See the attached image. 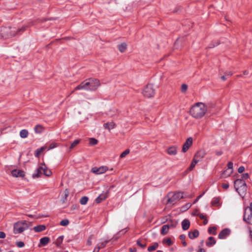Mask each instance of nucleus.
<instances>
[{
	"mask_svg": "<svg viewBox=\"0 0 252 252\" xmlns=\"http://www.w3.org/2000/svg\"><path fill=\"white\" fill-rule=\"evenodd\" d=\"M199 161H198V159H196V158H193L190 165V166L189 167V170H192L193 168L195 167L196 164Z\"/></svg>",
	"mask_w": 252,
	"mask_h": 252,
	"instance_id": "obj_31",
	"label": "nucleus"
},
{
	"mask_svg": "<svg viewBox=\"0 0 252 252\" xmlns=\"http://www.w3.org/2000/svg\"><path fill=\"white\" fill-rule=\"evenodd\" d=\"M56 147V144L55 143H52L50 145L48 150L52 149Z\"/></svg>",
	"mask_w": 252,
	"mask_h": 252,
	"instance_id": "obj_55",
	"label": "nucleus"
},
{
	"mask_svg": "<svg viewBox=\"0 0 252 252\" xmlns=\"http://www.w3.org/2000/svg\"><path fill=\"white\" fill-rule=\"evenodd\" d=\"M230 231L229 229L227 228L224 229L219 233L218 237L221 239H225L230 234Z\"/></svg>",
	"mask_w": 252,
	"mask_h": 252,
	"instance_id": "obj_12",
	"label": "nucleus"
},
{
	"mask_svg": "<svg viewBox=\"0 0 252 252\" xmlns=\"http://www.w3.org/2000/svg\"><path fill=\"white\" fill-rule=\"evenodd\" d=\"M234 187L239 194L242 196L247 191V185L243 179H238L234 181Z\"/></svg>",
	"mask_w": 252,
	"mask_h": 252,
	"instance_id": "obj_5",
	"label": "nucleus"
},
{
	"mask_svg": "<svg viewBox=\"0 0 252 252\" xmlns=\"http://www.w3.org/2000/svg\"><path fill=\"white\" fill-rule=\"evenodd\" d=\"M246 209L251 210V211L252 212V202L250 203V206Z\"/></svg>",
	"mask_w": 252,
	"mask_h": 252,
	"instance_id": "obj_63",
	"label": "nucleus"
},
{
	"mask_svg": "<svg viewBox=\"0 0 252 252\" xmlns=\"http://www.w3.org/2000/svg\"><path fill=\"white\" fill-rule=\"evenodd\" d=\"M225 74L227 76H231L232 75V72L231 71H226L225 73Z\"/></svg>",
	"mask_w": 252,
	"mask_h": 252,
	"instance_id": "obj_59",
	"label": "nucleus"
},
{
	"mask_svg": "<svg viewBox=\"0 0 252 252\" xmlns=\"http://www.w3.org/2000/svg\"><path fill=\"white\" fill-rule=\"evenodd\" d=\"M201 196H202V195H200L198 196L197 197V198L195 200H194V201H193V204L196 203Z\"/></svg>",
	"mask_w": 252,
	"mask_h": 252,
	"instance_id": "obj_60",
	"label": "nucleus"
},
{
	"mask_svg": "<svg viewBox=\"0 0 252 252\" xmlns=\"http://www.w3.org/2000/svg\"><path fill=\"white\" fill-rule=\"evenodd\" d=\"M179 237L181 240H183L185 239L186 236L184 234H182V235H181Z\"/></svg>",
	"mask_w": 252,
	"mask_h": 252,
	"instance_id": "obj_61",
	"label": "nucleus"
},
{
	"mask_svg": "<svg viewBox=\"0 0 252 252\" xmlns=\"http://www.w3.org/2000/svg\"><path fill=\"white\" fill-rule=\"evenodd\" d=\"M220 202V198H216L213 199V200L212 202V204L213 206H217L219 204Z\"/></svg>",
	"mask_w": 252,
	"mask_h": 252,
	"instance_id": "obj_43",
	"label": "nucleus"
},
{
	"mask_svg": "<svg viewBox=\"0 0 252 252\" xmlns=\"http://www.w3.org/2000/svg\"><path fill=\"white\" fill-rule=\"evenodd\" d=\"M227 170H229L227 176H229L233 172V163L231 161L229 162L227 164Z\"/></svg>",
	"mask_w": 252,
	"mask_h": 252,
	"instance_id": "obj_29",
	"label": "nucleus"
},
{
	"mask_svg": "<svg viewBox=\"0 0 252 252\" xmlns=\"http://www.w3.org/2000/svg\"><path fill=\"white\" fill-rule=\"evenodd\" d=\"M43 174V167L42 164L40 165L37 169L36 173H34L32 175L33 178L40 177L41 174Z\"/></svg>",
	"mask_w": 252,
	"mask_h": 252,
	"instance_id": "obj_15",
	"label": "nucleus"
},
{
	"mask_svg": "<svg viewBox=\"0 0 252 252\" xmlns=\"http://www.w3.org/2000/svg\"><path fill=\"white\" fill-rule=\"evenodd\" d=\"M192 138L191 137H189L187 138L186 142L184 144L182 148V152L183 153L186 152L189 147L192 145Z\"/></svg>",
	"mask_w": 252,
	"mask_h": 252,
	"instance_id": "obj_9",
	"label": "nucleus"
},
{
	"mask_svg": "<svg viewBox=\"0 0 252 252\" xmlns=\"http://www.w3.org/2000/svg\"><path fill=\"white\" fill-rule=\"evenodd\" d=\"M165 242L168 244V246H171L172 244V242L170 238L165 239Z\"/></svg>",
	"mask_w": 252,
	"mask_h": 252,
	"instance_id": "obj_49",
	"label": "nucleus"
},
{
	"mask_svg": "<svg viewBox=\"0 0 252 252\" xmlns=\"http://www.w3.org/2000/svg\"><path fill=\"white\" fill-rule=\"evenodd\" d=\"M198 216H199V218L201 219H205V218H206V217L202 214H197Z\"/></svg>",
	"mask_w": 252,
	"mask_h": 252,
	"instance_id": "obj_56",
	"label": "nucleus"
},
{
	"mask_svg": "<svg viewBox=\"0 0 252 252\" xmlns=\"http://www.w3.org/2000/svg\"><path fill=\"white\" fill-rule=\"evenodd\" d=\"M117 113V110L115 108H113L112 109H110L109 111L107 112V114L110 116H113L115 115Z\"/></svg>",
	"mask_w": 252,
	"mask_h": 252,
	"instance_id": "obj_33",
	"label": "nucleus"
},
{
	"mask_svg": "<svg viewBox=\"0 0 252 252\" xmlns=\"http://www.w3.org/2000/svg\"><path fill=\"white\" fill-rule=\"evenodd\" d=\"M29 132L27 129H22L20 132V136L22 138H27Z\"/></svg>",
	"mask_w": 252,
	"mask_h": 252,
	"instance_id": "obj_27",
	"label": "nucleus"
},
{
	"mask_svg": "<svg viewBox=\"0 0 252 252\" xmlns=\"http://www.w3.org/2000/svg\"><path fill=\"white\" fill-rule=\"evenodd\" d=\"M130 152V151L129 149L126 150L124 152H123L121 155H120V158H125L126 155H127Z\"/></svg>",
	"mask_w": 252,
	"mask_h": 252,
	"instance_id": "obj_42",
	"label": "nucleus"
},
{
	"mask_svg": "<svg viewBox=\"0 0 252 252\" xmlns=\"http://www.w3.org/2000/svg\"><path fill=\"white\" fill-rule=\"evenodd\" d=\"M191 206V204L190 203H187L181 207V210L183 212L186 211L189 209Z\"/></svg>",
	"mask_w": 252,
	"mask_h": 252,
	"instance_id": "obj_35",
	"label": "nucleus"
},
{
	"mask_svg": "<svg viewBox=\"0 0 252 252\" xmlns=\"http://www.w3.org/2000/svg\"><path fill=\"white\" fill-rule=\"evenodd\" d=\"M229 172V170H227H227H226L225 171H224L222 173V177H224V178H225V177H228L227 175V174H228Z\"/></svg>",
	"mask_w": 252,
	"mask_h": 252,
	"instance_id": "obj_51",
	"label": "nucleus"
},
{
	"mask_svg": "<svg viewBox=\"0 0 252 252\" xmlns=\"http://www.w3.org/2000/svg\"><path fill=\"white\" fill-rule=\"evenodd\" d=\"M252 218V212L251 211V210L246 209L244 215V220L247 223H250V220Z\"/></svg>",
	"mask_w": 252,
	"mask_h": 252,
	"instance_id": "obj_10",
	"label": "nucleus"
},
{
	"mask_svg": "<svg viewBox=\"0 0 252 252\" xmlns=\"http://www.w3.org/2000/svg\"><path fill=\"white\" fill-rule=\"evenodd\" d=\"M109 242V241H105L103 242H101L99 244H98L97 246H98L100 249H101V248H103L104 247H105V246H106V244Z\"/></svg>",
	"mask_w": 252,
	"mask_h": 252,
	"instance_id": "obj_45",
	"label": "nucleus"
},
{
	"mask_svg": "<svg viewBox=\"0 0 252 252\" xmlns=\"http://www.w3.org/2000/svg\"><path fill=\"white\" fill-rule=\"evenodd\" d=\"M190 226V222L188 220H184L182 222V228L184 230L188 229Z\"/></svg>",
	"mask_w": 252,
	"mask_h": 252,
	"instance_id": "obj_19",
	"label": "nucleus"
},
{
	"mask_svg": "<svg viewBox=\"0 0 252 252\" xmlns=\"http://www.w3.org/2000/svg\"><path fill=\"white\" fill-rule=\"evenodd\" d=\"M16 246L18 248H23L25 246V244L22 241H18L16 242Z\"/></svg>",
	"mask_w": 252,
	"mask_h": 252,
	"instance_id": "obj_46",
	"label": "nucleus"
},
{
	"mask_svg": "<svg viewBox=\"0 0 252 252\" xmlns=\"http://www.w3.org/2000/svg\"><path fill=\"white\" fill-rule=\"evenodd\" d=\"M137 244L140 247L142 248H144L146 246V244H142V243H141V242L140 240H137Z\"/></svg>",
	"mask_w": 252,
	"mask_h": 252,
	"instance_id": "obj_47",
	"label": "nucleus"
},
{
	"mask_svg": "<svg viewBox=\"0 0 252 252\" xmlns=\"http://www.w3.org/2000/svg\"><path fill=\"white\" fill-rule=\"evenodd\" d=\"M207 111V106L202 102H197L191 106L189 110L190 115L196 119L203 118Z\"/></svg>",
	"mask_w": 252,
	"mask_h": 252,
	"instance_id": "obj_2",
	"label": "nucleus"
},
{
	"mask_svg": "<svg viewBox=\"0 0 252 252\" xmlns=\"http://www.w3.org/2000/svg\"><path fill=\"white\" fill-rule=\"evenodd\" d=\"M50 241V238L48 237H44L40 240V244L42 246L47 245Z\"/></svg>",
	"mask_w": 252,
	"mask_h": 252,
	"instance_id": "obj_22",
	"label": "nucleus"
},
{
	"mask_svg": "<svg viewBox=\"0 0 252 252\" xmlns=\"http://www.w3.org/2000/svg\"><path fill=\"white\" fill-rule=\"evenodd\" d=\"M188 85L186 84H183L181 86V91L183 93H185L188 90Z\"/></svg>",
	"mask_w": 252,
	"mask_h": 252,
	"instance_id": "obj_40",
	"label": "nucleus"
},
{
	"mask_svg": "<svg viewBox=\"0 0 252 252\" xmlns=\"http://www.w3.org/2000/svg\"><path fill=\"white\" fill-rule=\"evenodd\" d=\"M167 152L170 155H175L177 153V148L175 146L170 147L167 149Z\"/></svg>",
	"mask_w": 252,
	"mask_h": 252,
	"instance_id": "obj_17",
	"label": "nucleus"
},
{
	"mask_svg": "<svg viewBox=\"0 0 252 252\" xmlns=\"http://www.w3.org/2000/svg\"><path fill=\"white\" fill-rule=\"evenodd\" d=\"M27 27H28V26H23L21 28H19V29L16 28V35L18 33L23 32L24 31H25Z\"/></svg>",
	"mask_w": 252,
	"mask_h": 252,
	"instance_id": "obj_39",
	"label": "nucleus"
},
{
	"mask_svg": "<svg viewBox=\"0 0 252 252\" xmlns=\"http://www.w3.org/2000/svg\"><path fill=\"white\" fill-rule=\"evenodd\" d=\"M127 48V44L126 43H122L118 45V49L121 53L124 52Z\"/></svg>",
	"mask_w": 252,
	"mask_h": 252,
	"instance_id": "obj_26",
	"label": "nucleus"
},
{
	"mask_svg": "<svg viewBox=\"0 0 252 252\" xmlns=\"http://www.w3.org/2000/svg\"><path fill=\"white\" fill-rule=\"evenodd\" d=\"M88 201V197L87 196L82 197L80 200V203L82 205H86Z\"/></svg>",
	"mask_w": 252,
	"mask_h": 252,
	"instance_id": "obj_34",
	"label": "nucleus"
},
{
	"mask_svg": "<svg viewBox=\"0 0 252 252\" xmlns=\"http://www.w3.org/2000/svg\"><path fill=\"white\" fill-rule=\"evenodd\" d=\"M63 239V236H61L58 238L56 241V245L58 246H60L62 243Z\"/></svg>",
	"mask_w": 252,
	"mask_h": 252,
	"instance_id": "obj_38",
	"label": "nucleus"
},
{
	"mask_svg": "<svg viewBox=\"0 0 252 252\" xmlns=\"http://www.w3.org/2000/svg\"><path fill=\"white\" fill-rule=\"evenodd\" d=\"M249 177L248 173H244L242 175V178L244 179H248Z\"/></svg>",
	"mask_w": 252,
	"mask_h": 252,
	"instance_id": "obj_53",
	"label": "nucleus"
},
{
	"mask_svg": "<svg viewBox=\"0 0 252 252\" xmlns=\"http://www.w3.org/2000/svg\"><path fill=\"white\" fill-rule=\"evenodd\" d=\"M43 167V174L46 176H50L52 174V172L50 170L47 168L44 164H42Z\"/></svg>",
	"mask_w": 252,
	"mask_h": 252,
	"instance_id": "obj_21",
	"label": "nucleus"
},
{
	"mask_svg": "<svg viewBox=\"0 0 252 252\" xmlns=\"http://www.w3.org/2000/svg\"><path fill=\"white\" fill-rule=\"evenodd\" d=\"M100 249V248L98 246H96L93 252H98Z\"/></svg>",
	"mask_w": 252,
	"mask_h": 252,
	"instance_id": "obj_58",
	"label": "nucleus"
},
{
	"mask_svg": "<svg viewBox=\"0 0 252 252\" xmlns=\"http://www.w3.org/2000/svg\"><path fill=\"white\" fill-rule=\"evenodd\" d=\"M108 192L103 193L99 195L95 199V202L97 203H99L103 200H105L108 197Z\"/></svg>",
	"mask_w": 252,
	"mask_h": 252,
	"instance_id": "obj_14",
	"label": "nucleus"
},
{
	"mask_svg": "<svg viewBox=\"0 0 252 252\" xmlns=\"http://www.w3.org/2000/svg\"><path fill=\"white\" fill-rule=\"evenodd\" d=\"M249 233L251 235V236L252 237V223L251 224V226L249 227Z\"/></svg>",
	"mask_w": 252,
	"mask_h": 252,
	"instance_id": "obj_57",
	"label": "nucleus"
},
{
	"mask_svg": "<svg viewBox=\"0 0 252 252\" xmlns=\"http://www.w3.org/2000/svg\"><path fill=\"white\" fill-rule=\"evenodd\" d=\"M92 238H93V235L91 236L87 242V245H88V246H91L92 245Z\"/></svg>",
	"mask_w": 252,
	"mask_h": 252,
	"instance_id": "obj_48",
	"label": "nucleus"
},
{
	"mask_svg": "<svg viewBox=\"0 0 252 252\" xmlns=\"http://www.w3.org/2000/svg\"><path fill=\"white\" fill-rule=\"evenodd\" d=\"M69 191L67 189H65L63 191V195L62 197L61 202L62 204H65L66 200L69 195Z\"/></svg>",
	"mask_w": 252,
	"mask_h": 252,
	"instance_id": "obj_16",
	"label": "nucleus"
},
{
	"mask_svg": "<svg viewBox=\"0 0 252 252\" xmlns=\"http://www.w3.org/2000/svg\"><path fill=\"white\" fill-rule=\"evenodd\" d=\"M46 229V227L44 225H39L34 226L33 230L37 232H41Z\"/></svg>",
	"mask_w": 252,
	"mask_h": 252,
	"instance_id": "obj_24",
	"label": "nucleus"
},
{
	"mask_svg": "<svg viewBox=\"0 0 252 252\" xmlns=\"http://www.w3.org/2000/svg\"><path fill=\"white\" fill-rule=\"evenodd\" d=\"M98 141L95 138H91L89 139V143L92 145H95L97 144Z\"/></svg>",
	"mask_w": 252,
	"mask_h": 252,
	"instance_id": "obj_37",
	"label": "nucleus"
},
{
	"mask_svg": "<svg viewBox=\"0 0 252 252\" xmlns=\"http://www.w3.org/2000/svg\"><path fill=\"white\" fill-rule=\"evenodd\" d=\"M169 228V225H164L162 226L161 229V233L162 235H165L167 233L168 230Z\"/></svg>",
	"mask_w": 252,
	"mask_h": 252,
	"instance_id": "obj_28",
	"label": "nucleus"
},
{
	"mask_svg": "<svg viewBox=\"0 0 252 252\" xmlns=\"http://www.w3.org/2000/svg\"><path fill=\"white\" fill-rule=\"evenodd\" d=\"M77 206L76 205H73L71 207V210H75L77 208Z\"/></svg>",
	"mask_w": 252,
	"mask_h": 252,
	"instance_id": "obj_62",
	"label": "nucleus"
},
{
	"mask_svg": "<svg viewBox=\"0 0 252 252\" xmlns=\"http://www.w3.org/2000/svg\"><path fill=\"white\" fill-rule=\"evenodd\" d=\"M222 187L224 189H227L229 187V184H227V183H224V184H222Z\"/></svg>",
	"mask_w": 252,
	"mask_h": 252,
	"instance_id": "obj_54",
	"label": "nucleus"
},
{
	"mask_svg": "<svg viewBox=\"0 0 252 252\" xmlns=\"http://www.w3.org/2000/svg\"><path fill=\"white\" fill-rule=\"evenodd\" d=\"M156 93V90L154 89L153 84H149L147 85L143 89L142 93L144 96L147 98H151L153 97Z\"/></svg>",
	"mask_w": 252,
	"mask_h": 252,
	"instance_id": "obj_7",
	"label": "nucleus"
},
{
	"mask_svg": "<svg viewBox=\"0 0 252 252\" xmlns=\"http://www.w3.org/2000/svg\"><path fill=\"white\" fill-rule=\"evenodd\" d=\"M11 174L15 177H23L25 176L24 172L21 170L14 169L11 171Z\"/></svg>",
	"mask_w": 252,
	"mask_h": 252,
	"instance_id": "obj_13",
	"label": "nucleus"
},
{
	"mask_svg": "<svg viewBox=\"0 0 252 252\" xmlns=\"http://www.w3.org/2000/svg\"><path fill=\"white\" fill-rule=\"evenodd\" d=\"M206 153L204 149H201L198 151L194 155V158L198 161L201 160L206 155Z\"/></svg>",
	"mask_w": 252,
	"mask_h": 252,
	"instance_id": "obj_11",
	"label": "nucleus"
},
{
	"mask_svg": "<svg viewBox=\"0 0 252 252\" xmlns=\"http://www.w3.org/2000/svg\"><path fill=\"white\" fill-rule=\"evenodd\" d=\"M198 235L199 231L197 230H194L193 231L189 233V237L191 239L197 237Z\"/></svg>",
	"mask_w": 252,
	"mask_h": 252,
	"instance_id": "obj_20",
	"label": "nucleus"
},
{
	"mask_svg": "<svg viewBox=\"0 0 252 252\" xmlns=\"http://www.w3.org/2000/svg\"><path fill=\"white\" fill-rule=\"evenodd\" d=\"M80 142V140L76 139L71 144L69 147V150H72L75 146H76Z\"/></svg>",
	"mask_w": 252,
	"mask_h": 252,
	"instance_id": "obj_30",
	"label": "nucleus"
},
{
	"mask_svg": "<svg viewBox=\"0 0 252 252\" xmlns=\"http://www.w3.org/2000/svg\"><path fill=\"white\" fill-rule=\"evenodd\" d=\"M100 85L99 80L95 78H89L75 87L70 94L74 93V91L79 90L95 91L99 87Z\"/></svg>",
	"mask_w": 252,
	"mask_h": 252,
	"instance_id": "obj_1",
	"label": "nucleus"
},
{
	"mask_svg": "<svg viewBox=\"0 0 252 252\" xmlns=\"http://www.w3.org/2000/svg\"><path fill=\"white\" fill-rule=\"evenodd\" d=\"M244 171H245V167L243 166H241L239 167V168L238 169V172L239 173H241L243 172Z\"/></svg>",
	"mask_w": 252,
	"mask_h": 252,
	"instance_id": "obj_50",
	"label": "nucleus"
},
{
	"mask_svg": "<svg viewBox=\"0 0 252 252\" xmlns=\"http://www.w3.org/2000/svg\"><path fill=\"white\" fill-rule=\"evenodd\" d=\"M108 170V168L107 166H102L99 168L96 167H93L91 171L96 174H101L105 173Z\"/></svg>",
	"mask_w": 252,
	"mask_h": 252,
	"instance_id": "obj_8",
	"label": "nucleus"
},
{
	"mask_svg": "<svg viewBox=\"0 0 252 252\" xmlns=\"http://www.w3.org/2000/svg\"><path fill=\"white\" fill-rule=\"evenodd\" d=\"M68 223L69 221L67 219L63 220L60 221V224L62 226H66Z\"/></svg>",
	"mask_w": 252,
	"mask_h": 252,
	"instance_id": "obj_44",
	"label": "nucleus"
},
{
	"mask_svg": "<svg viewBox=\"0 0 252 252\" xmlns=\"http://www.w3.org/2000/svg\"><path fill=\"white\" fill-rule=\"evenodd\" d=\"M158 246V243H155L153 245L150 246L148 248V251L149 252H152L155 251Z\"/></svg>",
	"mask_w": 252,
	"mask_h": 252,
	"instance_id": "obj_32",
	"label": "nucleus"
},
{
	"mask_svg": "<svg viewBox=\"0 0 252 252\" xmlns=\"http://www.w3.org/2000/svg\"><path fill=\"white\" fill-rule=\"evenodd\" d=\"M30 225L26 220L18 221L13 224V233L15 234H20L28 229Z\"/></svg>",
	"mask_w": 252,
	"mask_h": 252,
	"instance_id": "obj_4",
	"label": "nucleus"
},
{
	"mask_svg": "<svg viewBox=\"0 0 252 252\" xmlns=\"http://www.w3.org/2000/svg\"><path fill=\"white\" fill-rule=\"evenodd\" d=\"M34 129L36 133H40L44 130V127L42 125H37L35 126Z\"/></svg>",
	"mask_w": 252,
	"mask_h": 252,
	"instance_id": "obj_23",
	"label": "nucleus"
},
{
	"mask_svg": "<svg viewBox=\"0 0 252 252\" xmlns=\"http://www.w3.org/2000/svg\"><path fill=\"white\" fill-rule=\"evenodd\" d=\"M183 194L184 193L182 192L169 193L167 196L168 197L167 203L172 204L176 203L181 199L184 197Z\"/></svg>",
	"mask_w": 252,
	"mask_h": 252,
	"instance_id": "obj_6",
	"label": "nucleus"
},
{
	"mask_svg": "<svg viewBox=\"0 0 252 252\" xmlns=\"http://www.w3.org/2000/svg\"><path fill=\"white\" fill-rule=\"evenodd\" d=\"M216 241L215 240L214 238L213 237H210L208 238V241L206 242V245L208 247H211L215 244H216Z\"/></svg>",
	"mask_w": 252,
	"mask_h": 252,
	"instance_id": "obj_25",
	"label": "nucleus"
},
{
	"mask_svg": "<svg viewBox=\"0 0 252 252\" xmlns=\"http://www.w3.org/2000/svg\"><path fill=\"white\" fill-rule=\"evenodd\" d=\"M5 237V233L4 232L0 231V238L4 239Z\"/></svg>",
	"mask_w": 252,
	"mask_h": 252,
	"instance_id": "obj_52",
	"label": "nucleus"
},
{
	"mask_svg": "<svg viewBox=\"0 0 252 252\" xmlns=\"http://www.w3.org/2000/svg\"><path fill=\"white\" fill-rule=\"evenodd\" d=\"M103 126L105 129L110 130L113 129L115 127L116 124L113 122H111L110 123H105Z\"/></svg>",
	"mask_w": 252,
	"mask_h": 252,
	"instance_id": "obj_18",
	"label": "nucleus"
},
{
	"mask_svg": "<svg viewBox=\"0 0 252 252\" xmlns=\"http://www.w3.org/2000/svg\"><path fill=\"white\" fill-rule=\"evenodd\" d=\"M217 227L216 226L211 227L208 229V232L210 234L215 235L216 234Z\"/></svg>",
	"mask_w": 252,
	"mask_h": 252,
	"instance_id": "obj_36",
	"label": "nucleus"
},
{
	"mask_svg": "<svg viewBox=\"0 0 252 252\" xmlns=\"http://www.w3.org/2000/svg\"><path fill=\"white\" fill-rule=\"evenodd\" d=\"M16 35V28L15 27H0V37L3 38H8Z\"/></svg>",
	"mask_w": 252,
	"mask_h": 252,
	"instance_id": "obj_3",
	"label": "nucleus"
},
{
	"mask_svg": "<svg viewBox=\"0 0 252 252\" xmlns=\"http://www.w3.org/2000/svg\"><path fill=\"white\" fill-rule=\"evenodd\" d=\"M129 252H136V248H133V249H132V248H130V249H129Z\"/></svg>",
	"mask_w": 252,
	"mask_h": 252,
	"instance_id": "obj_64",
	"label": "nucleus"
},
{
	"mask_svg": "<svg viewBox=\"0 0 252 252\" xmlns=\"http://www.w3.org/2000/svg\"><path fill=\"white\" fill-rule=\"evenodd\" d=\"M45 147H42L40 149H37L35 152V156L38 157L40 155L41 153L44 150Z\"/></svg>",
	"mask_w": 252,
	"mask_h": 252,
	"instance_id": "obj_41",
	"label": "nucleus"
}]
</instances>
